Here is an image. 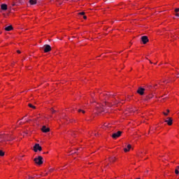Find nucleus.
I'll use <instances>...</instances> for the list:
<instances>
[{"instance_id": "nucleus-6", "label": "nucleus", "mask_w": 179, "mask_h": 179, "mask_svg": "<svg viewBox=\"0 0 179 179\" xmlns=\"http://www.w3.org/2000/svg\"><path fill=\"white\" fill-rule=\"evenodd\" d=\"M96 109L99 113H101V111L104 110V108H101V106L100 105V103H97L96 105Z\"/></svg>"}, {"instance_id": "nucleus-20", "label": "nucleus", "mask_w": 179, "mask_h": 179, "mask_svg": "<svg viewBox=\"0 0 179 179\" xmlns=\"http://www.w3.org/2000/svg\"><path fill=\"white\" fill-rule=\"evenodd\" d=\"M29 107H30L31 108H36V107H34V106H33L31 103L29 104Z\"/></svg>"}, {"instance_id": "nucleus-12", "label": "nucleus", "mask_w": 179, "mask_h": 179, "mask_svg": "<svg viewBox=\"0 0 179 179\" xmlns=\"http://www.w3.org/2000/svg\"><path fill=\"white\" fill-rule=\"evenodd\" d=\"M78 15H80L81 16H83V19L85 20L87 19V17L85 15V12L79 13Z\"/></svg>"}, {"instance_id": "nucleus-7", "label": "nucleus", "mask_w": 179, "mask_h": 179, "mask_svg": "<svg viewBox=\"0 0 179 179\" xmlns=\"http://www.w3.org/2000/svg\"><path fill=\"white\" fill-rule=\"evenodd\" d=\"M51 50V46L49 45H46L44 46V52H50Z\"/></svg>"}, {"instance_id": "nucleus-3", "label": "nucleus", "mask_w": 179, "mask_h": 179, "mask_svg": "<svg viewBox=\"0 0 179 179\" xmlns=\"http://www.w3.org/2000/svg\"><path fill=\"white\" fill-rule=\"evenodd\" d=\"M132 145L131 144H126L123 148L124 153H128V152L132 150Z\"/></svg>"}, {"instance_id": "nucleus-11", "label": "nucleus", "mask_w": 179, "mask_h": 179, "mask_svg": "<svg viewBox=\"0 0 179 179\" xmlns=\"http://www.w3.org/2000/svg\"><path fill=\"white\" fill-rule=\"evenodd\" d=\"M1 8L2 10H6V9H8V5L1 4Z\"/></svg>"}, {"instance_id": "nucleus-24", "label": "nucleus", "mask_w": 179, "mask_h": 179, "mask_svg": "<svg viewBox=\"0 0 179 179\" xmlns=\"http://www.w3.org/2000/svg\"><path fill=\"white\" fill-rule=\"evenodd\" d=\"M6 141H12V138H6Z\"/></svg>"}, {"instance_id": "nucleus-5", "label": "nucleus", "mask_w": 179, "mask_h": 179, "mask_svg": "<svg viewBox=\"0 0 179 179\" xmlns=\"http://www.w3.org/2000/svg\"><path fill=\"white\" fill-rule=\"evenodd\" d=\"M165 122L169 126L173 125V118L167 117L166 120H165Z\"/></svg>"}, {"instance_id": "nucleus-9", "label": "nucleus", "mask_w": 179, "mask_h": 179, "mask_svg": "<svg viewBox=\"0 0 179 179\" xmlns=\"http://www.w3.org/2000/svg\"><path fill=\"white\" fill-rule=\"evenodd\" d=\"M42 132L47 133L50 132V128L46 127L45 126H43L41 129Z\"/></svg>"}, {"instance_id": "nucleus-19", "label": "nucleus", "mask_w": 179, "mask_h": 179, "mask_svg": "<svg viewBox=\"0 0 179 179\" xmlns=\"http://www.w3.org/2000/svg\"><path fill=\"white\" fill-rule=\"evenodd\" d=\"M78 111V113H82V114H85V110H83L79 109Z\"/></svg>"}, {"instance_id": "nucleus-18", "label": "nucleus", "mask_w": 179, "mask_h": 179, "mask_svg": "<svg viewBox=\"0 0 179 179\" xmlns=\"http://www.w3.org/2000/svg\"><path fill=\"white\" fill-rule=\"evenodd\" d=\"M0 156H5V152H3L2 150H0Z\"/></svg>"}, {"instance_id": "nucleus-23", "label": "nucleus", "mask_w": 179, "mask_h": 179, "mask_svg": "<svg viewBox=\"0 0 179 179\" xmlns=\"http://www.w3.org/2000/svg\"><path fill=\"white\" fill-rule=\"evenodd\" d=\"M50 111H51V113H54L55 112L54 108H51Z\"/></svg>"}, {"instance_id": "nucleus-29", "label": "nucleus", "mask_w": 179, "mask_h": 179, "mask_svg": "<svg viewBox=\"0 0 179 179\" xmlns=\"http://www.w3.org/2000/svg\"><path fill=\"white\" fill-rule=\"evenodd\" d=\"M152 96H149L150 99H152Z\"/></svg>"}, {"instance_id": "nucleus-8", "label": "nucleus", "mask_w": 179, "mask_h": 179, "mask_svg": "<svg viewBox=\"0 0 179 179\" xmlns=\"http://www.w3.org/2000/svg\"><path fill=\"white\" fill-rule=\"evenodd\" d=\"M137 93H138V94H141L142 96L143 93H145V89L142 87L138 88L137 90Z\"/></svg>"}, {"instance_id": "nucleus-13", "label": "nucleus", "mask_w": 179, "mask_h": 179, "mask_svg": "<svg viewBox=\"0 0 179 179\" xmlns=\"http://www.w3.org/2000/svg\"><path fill=\"white\" fill-rule=\"evenodd\" d=\"M12 29H13V28L12 27V25H10V26H8V27H6L5 28V30H6V31H10V30H12Z\"/></svg>"}, {"instance_id": "nucleus-15", "label": "nucleus", "mask_w": 179, "mask_h": 179, "mask_svg": "<svg viewBox=\"0 0 179 179\" xmlns=\"http://www.w3.org/2000/svg\"><path fill=\"white\" fill-rule=\"evenodd\" d=\"M176 12V16H178L179 17V8H176L175 10Z\"/></svg>"}, {"instance_id": "nucleus-14", "label": "nucleus", "mask_w": 179, "mask_h": 179, "mask_svg": "<svg viewBox=\"0 0 179 179\" xmlns=\"http://www.w3.org/2000/svg\"><path fill=\"white\" fill-rule=\"evenodd\" d=\"M29 3L31 5H36V3H37V0H29Z\"/></svg>"}, {"instance_id": "nucleus-16", "label": "nucleus", "mask_w": 179, "mask_h": 179, "mask_svg": "<svg viewBox=\"0 0 179 179\" xmlns=\"http://www.w3.org/2000/svg\"><path fill=\"white\" fill-rule=\"evenodd\" d=\"M175 173L176 174H178L179 173V166H177L176 170H175Z\"/></svg>"}, {"instance_id": "nucleus-21", "label": "nucleus", "mask_w": 179, "mask_h": 179, "mask_svg": "<svg viewBox=\"0 0 179 179\" xmlns=\"http://www.w3.org/2000/svg\"><path fill=\"white\" fill-rule=\"evenodd\" d=\"M54 169L51 168L49 169V173H52V171H54Z\"/></svg>"}, {"instance_id": "nucleus-25", "label": "nucleus", "mask_w": 179, "mask_h": 179, "mask_svg": "<svg viewBox=\"0 0 179 179\" xmlns=\"http://www.w3.org/2000/svg\"><path fill=\"white\" fill-rule=\"evenodd\" d=\"M17 54H20V50L17 51Z\"/></svg>"}, {"instance_id": "nucleus-30", "label": "nucleus", "mask_w": 179, "mask_h": 179, "mask_svg": "<svg viewBox=\"0 0 179 179\" xmlns=\"http://www.w3.org/2000/svg\"><path fill=\"white\" fill-rule=\"evenodd\" d=\"M178 174H179V173H178Z\"/></svg>"}, {"instance_id": "nucleus-17", "label": "nucleus", "mask_w": 179, "mask_h": 179, "mask_svg": "<svg viewBox=\"0 0 179 179\" xmlns=\"http://www.w3.org/2000/svg\"><path fill=\"white\" fill-rule=\"evenodd\" d=\"M169 113H170V110L169 109H167L166 112H164V115H169Z\"/></svg>"}, {"instance_id": "nucleus-27", "label": "nucleus", "mask_w": 179, "mask_h": 179, "mask_svg": "<svg viewBox=\"0 0 179 179\" xmlns=\"http://www.w3.org/2000/svg\"><path fill=\"white\" fill-rule=\"evenodd\" d=\"M108 103H105V106H108Z\"/></svg>"}, {"instance_id": "nucleus-22", "label": "nucleus", "mask_w": 179, "mask_h": 179, "mask_svg": "<svg viewBox=\"0 0 179 179\" xmlns=\"http://www.w3.org/2000/svg\"><path fill=\"white\" fill-rule=\"evenodd\" d=\"M137 156H138V157H142V154L138 153V154L137 155Z\"/></svg>"}, {"instance_id": "nucleus-10", "label": "nucleus", "mask_w": 179, "mask_h": 179, "mask_svg": "<svg viewBox=\"0 0 179 179\" xmlns=\"http://www.w3.org/2000/svg\"><path fill=\"white\" fill-rule=\"evenodd\" d=\"M141 41H143V44H146V43L149 41V39L147 38V36H143L141 37Z\"/></svg>"}, {"instance_id": "nucleus-2", "label": "nucleus", "mask_w": 179, "mask_h": 179, "mask_svg": "<svg viewBox=\"0 0 179 179\" xmlns=\"http://www.w3.org/2000/svg\"><path fill=\"white\" fill-rule=\"evenodd\" d=\"M33 150H34V152L37 153L38 152H41V150H43V148H41V146H40V144L36 143L33 147Z\"/></svg>"}, {"instance_id": "nucleus-26", "label": "nucleus", "mask_w": 179, "mask_h": 179, "mask_svg": "<svg viewBox=\"0 0 179 179\" xmlns=\"http://www.w3.org/2000/svg\"><path fill=\"white\" fill-rule=\"evenodd\" d=\"M104 127H107V124H104Z\"/></svg>"}, {"instance_id": "nucleus-4", "label": "nucleus", "mask_w": 179, "mask_h": 179, "mask_svg": "<svg viewBox=\"0 0 179 179\" xmlns=\"http://www.w3.org/2000/svg\"><path fill=\"white\" fill-rule=\"evenodd\" d=\"M122 134V132L121 131H117L116 133H114L113 134H112V138L113 139H117V138H120L121 136V134Z\"/></svg>"}, {"instance_id": "nucleus-1", "label": "nucleus", "mask_w": 179, "mask_h": 179, "mask_svg": "<svg viewBox=\"0 0 179 179\" xmlns=\"http://www.w3.org/2000/svg\"><path fill=\"white\" fill-rule=\"evenodd\" d=\"M34 162L36 166H41L44 163V159L41 156L36 157Z\"/></svg>"}, {"instance_id": "nucleus-28", "label": "nucleus", "mask_w": 179, "mask_h": 179, "mask_svg": "<svg viewBox=\"0 0 179 179\" xmlns=\"http://www.w3.org/2000/svg\"><path fill=\"white\" fill-rule=\"evenodd\" d=\"M178 78H179V73L178 74V76H177Z\"/></svg>"}]
</instances>
